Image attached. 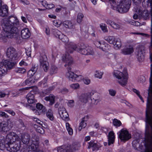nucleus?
Instances as JSON below:
<instances>
[{
  "mask_svg": "<svg viewBox=\"0 0 152 152\" xmlns=\"http://www.w3.org/2000/svg\"><path fill=\"white\" fill-rule=\"evenodd\" d=\"M18 24L16 17L11 16L8 18L3 19L1 23L3 30L1 33L0 39L5 42L8 38H12L18 32V29L15 26Z\"/></svg>",
  "mask_w": 152,
  "mask_h": 152,
  "instance_id": "nucleus-1",
  "label": "nucleus"
},
{
  "mask_svg": "<svg viewBox=\"0 0 152 152\" xmlns=\"http://www.w3.org/2000/svg\"><path fill=\"white\" fill-rule=\"evenodd\" d=\"M62 60L65 63L64 66L66 67L68 71L66 73V77L68 78L69 80L72 81L80 80L83 78L82 75H77L71 71V66L73 63L72 57L68 54H66L63 58Z\"/></svg>",
  "mask_w": 152,
  "mask_h": 152,
  "instance_id": "nucleus-2",
  "label": "nucleus"
},
{
  "mask_svg": "<svg viewBox=\"0 0 152 152\" xmlns=\"http://www.w3.org/2000/svg\"><path fill=\"white\" fill-rule=\"evenodd\" d=\"M146 122L151 127L152 131L150 133H148V138L152 148V94L151 89H148V96L147 98V108L146 111Z\"/></svg>",
  "mask_w": 152,
  "mask_h": 152,
  "instance_id": "nucleus-3",
  "label": "nucleus"
},
{
  "mask_svg": "<svg viewBox=\"0 0 152 152\" xmlns=\"http://www.w3.org/2000/svg\"><path fill=\"white\" fill-rule=\"evenodd\" d=\"M113 76L118 79V82L121 86H124L127 82V74L126 71L121 72L118 70H115L113 72Z\"/></svg>",
  "mask_w": 152,
  "mask_h": 152,
  "instance_id": "nucleus-4",
  "label": "nucleus"
},
{
  "mask_svg": "<svg viewBox=\"0 0 152 152\" xmlns=\"http://www.w3.org/2000/svg\"><path fill=\"white\" fill-rule=\"evenodd\" d=\"M131 3V0H122L117 5V10L121 13L127 12L130 8Z\"/></svg>",
  "mask_w": 152,
  "mask_h": 152,
  "instance_id": "nucleus-5",
  "label": "nucleus"
},
{
  "mask_svg": "<svg viewBox=\"0 0 152 152\" xmlns=\"http://www.w3.org/2000/svg\"><path fill=\"white\" fill-rule=\"evenodd\" d=\"M39 138L38 137L35 135H34L32 137L31 142H30L31 144H29V150L31 149V152H37L39 149Z\"/></svg>",
  "mask_w": 152,
  "mask_h": 152,
  "instance_id": "nucleus-6",
  "label": "nucleus"
},
{
  "mask_svg": "<svg viewBox=\"0 0 152 152\" xmlns=\"http://www.w3.org/2000/svg\"><path fill=\"white\" fill-rule=\"evenodd\" d=\"M18 138V136L14 132L9 133L7 135L5 140V142L7 145H10L16 141V139Z\"/></svg>",
  "mask_w": 152,
  "mask_h": 152,
  "instance_id": "nucleus-7",
  "label": "nucleus"
},
{
  "mask_svg": "<svg viewBox=\"0 0 152 152\" xmlns=\"http://www.w3.org/2000/svg\"><path fill=\"white\" fill-rule=\"evenodd\" d=\"M47 61L48 58L45 55L43 54L40 56L39 62L40 66L43 68L45 72H47L49 67V63Z\"/></svg>",
  "mask_w": 152,
  "mask_h": 152,
  "instance_id": "nucleus-8",
  "label": "nucleus"
},
{
  "mask_svg": "<svg viewBox=\"0 0 152 152\" xmlns=\"http://www.w3.org/2000/svg\"><path fill=\"white\" fill-rule=\"evenodd\" d=\"M20 145V141H16L10 145H7V146L6 147L7 150L11 152H16L19 150Z\"/></svg>",
  "mask_w": 152,
  "mask_h": 152,
  "instance_id": "nucleus-9",
  "label": "nucleus"
},
{
  "mask_svg": "<svg viewBox=\"0 0 152 152\" xmlns=\"http://www.w3.org/2000/svg\"><path fill=\"white\" fill-rule=\"evenodd\" d=\"M7 57L11 60H15L17 57V54L15 49L12 47L8 48L6 52Z\"/></svg>",
  "mask_w": 152,
  "mask_h": 152,
  "instance_id": "nucleus-10",
  "label": "nucleus"
},
{
  "mask_svg": "<svg viewBox=\"0 0 152 152\" xmlns=\"http://www.w3.org/2000/svg\"><path fill=\"white\" fill-rule=\"evenodd\" d=\"M119 137L121 140L127 141L131 138V135L127 130L123 129L119 132Z\"/></svg>",
  "mask_w": 152,
  "mask_h": 152,
  "instance_id": "nucleus-11",
  "label": "nucleus"
},
{
  "mask_svg": "<svg viewBox=\"0 0 152 152\" xmlns=\"http://www.w3.org/2000/svg\"><path fill=\"white\" fill-rule=\"evenodd\" d=\"M137 55L139 61H142L144 58L145 48L143 46H141L137 48Z\"/></svg>",
  "mask_w": 152,
  "mask_h": 152,
  "instance_id": "nucleus-12",
  "label": "nucleus"
},
{
  "mask_svg": "<svg viewBox=\"0 0 152 152\" xmlns=\"http://www.w3.org/2000/svg\"><path fill=\"white\" fill-rule=\"evenodd\" d=\"M91 94L92 104L96 105L101 101V99L99 94L93 91L91 92Z\"/></svg>",
  "mask_w": 152,
  "mask_h": 152,
  "instance_id": "nucleus-13",
  "label": "nucleus"
},
{
  "mask_svg": "<svg viewBox=\"0 0 152 152\" xmlns=\"http://www.w3.org/2000/svg\"><path fill=\"white\" fill-rule=\"evenodd\" d=\"M58 111L60 117L63 120H69V115L64 107H60L58 109Z\"/></svg>",
  "mask_w": 152,
  "mask_h": 152,
  "instance_id": "nucleus-14",
  "label": "nucleus"
},
{
  "mask_svg": "<svg viewBox=\"0 0 152 152\" xmlns=\"http://www.w3.org/2000/svg\"><path fill=\"white\" fill-rule=\"evenodd\" d=\"M91 92H88L82 94L79 97V100L82 102L87 103L91 97Z\"/></svg>",
  "mask_w": 152,
  "mask_h": 152,
  "instance_id": "nucleus-15",
  "label": "nucleus"
},
{
  "mask_svg": "<svg viewBox=\"0 0 152 152\" xmlns=\"http://www.w3.org/2000/svg\"><path fill=\"white\" fill-rule=\"evenodd\" d=\"M88 144V148H92L93 151L98 150L101 147V145L99 143L95 141H91L89 142Z\"/></svg>",
  "mask_w": 152,
  "mask_h": 152,
  "instance_id": "nucleus-16",
  "label": "nucleus"
},
{
  "mask_svg": "<svg viewBox=\"0 0 152 152\" xmlns=\"http://www.w3.org/2000/svg\"><path fill=\"white\" fill-rule=\"evenodd\" d=\"M66 48L67 51L70 53H73L75 50L77 51L78 49V47L77 45L72 42L67 44L66 45Z\"/></svg>",
  "mask_w": 152,
  "mask_h": 152,
  "instance_id": "nucleus-17",
  "label": "nucleus"
},
{
  "mask_svg": "<svg viewBox=\"0 0 152 152\" xmlns=\"http://www.w3.org/2000/svg\"><path fill=\"white\" fill-rule=\"evenodd\" d=\"M21 139L22 142L25 144H29L30 142H31V140H30V136L27 133L22 134L21 135Z\"/></svg>",
  "mask_w": 152,
  "mask_h": 152,
  "instance_id": "nucleus-18",
  "label": "nucleus"
},
{
  "mask_svg": "<svg viewBox=\"0 0 152 152\" xmlns=\"http://www.w3.org/2000/svg\"><path fill=\"white\" fill-rule=\"evenodd\" d=\"M14 65L15 64L13 62L9 61L7 60H5L4 61L3 65L1 67V68H6L7 72L8 69H11Z\"/></svg>",
  "mask_w": 152,
  "mask_h": 152,
  "instance_id": "nucleus-19",
  "label": "nucleus"
},
{
  "mask_svg": "<svg viewBox=\"0 0 152 152\" xmlns=\"http://www.w3.org/2000/svg\"><path fill=\"white\" fill-rule=\"evenodd\" d=\"M21 35L23 39H27L30 37L31 34L28 29L25 28L21 31Z\"/></svg>",
  "mask_w": 152,
  "mask_h": 152,
  "instance_id": "nucleus-20",
  "label": "nucleus"
},
{
  "mask_svg": "<svg viewBox=\"0 0 152 152\" xmlns=\"http://www.w3.org/2000/svg\"><path fill=\"white\" fill-rule=\"evenodd\" d=\"M134 49L132 47L125 48L121 50V53L124 55H128L131 54L134 52Z\"/></svg>",
  "mask_w": 152,
  "mask_h": 152,
  "instance_id": "nucleus-21",
  "label": "nucleus"
},
{
  "mask_svg": "<svg viewBox=\"0 0 152 152\" xmlns=\"http://www.w3.org/2000/svg\"><path fill=\"white\" fill-rule=\"evenodd\" d=\"M87 46L83 43H81L80 45L78 47L77 49V52L80 53L81 54L86 55L87 52L86 51V48Z\"/></svg>",
  "mask_w": 152,
  "mask_h": 152,
  "instance_id": "nucleus-22",
  "label": "nucleus"
},
{
  "mask_svg": "<svg viewBox=\"0 0 152 152\" xmlns=\"http://www.w3.org/2000/svg\"><path fill=\"white\" fill-rule=\"evenodd\" d=\"M8 15V7L3 5L0 8V16L4 17Z\"/></svg>",
  "mask_w": 152,
  "mask_h": 152,
  "instance_id": "nucleus-23",
  "label": "nucleus"
},
{
  "mask_svg": "<svg viewBox=\"0 0 152 152\" xmlns=\"http://www.w3.org/2000/svg\"><path fill=\"white\" fill-rule=\"evenodd\" d=\"M58 152H72V150L70 146L65 145L61 146L58 148Z\"/></svg>",
  "mask_w": 152,
  "mask_h": 152,
  "instance_id": "nucleus-24",
  "label": "nucleus"
},
{
  "mask_svg": "<svg viewBox=\"0 0 152 152\" xmlns=\"http://www.w3.org/2000/svg\"><path fill=\"white\" fill-rule=\"evenodd\" d=\"M26 99L28 103L29 104H33L37 101L34 99V96L33 94L31 92L28 93L26 96Z\"/></svg>",
  "mask_w": 152,
  "mask_h": 152,
  "instance_id": "nucleus-25",
  "label": "nucleus"
},
{
  "mask_svg": "<svg viewBox=\"0 0 152 152\" xmlns=\"http://www.w3.org/2000/svg\"><path fill=\"white\" fill-rule=\"evenodd\" d=\"M151 42L152 44V28H151ZM150 59L151 61L152 62V55H151L150 56ZM151 75L150 78V85L149 89H151V91L152 94V64L151 65Z\"/></svg>",
  "mask_w": 152,
  "mask_h": 152,
  "instance_id": "nucleus-26",
  "label": "nucleus"
},
{
  "mask_svg": "<svg viewBox=\"0 0 152 152\" xmlns=\"http://www.w3.org/2000/svg\"><path fill=\"white\" fill-rule=\"evenodd\" d=\"M115 136L114 132L112 131L110 132L108 135V144L110 145L111 144H113L114 142Z\"/></svg>",
  "mask_w": 152,
  "mask_h": 152,
  "instance_id": "nucleus-27",
  "label": "nucleus"
},
{
  "mask_svg": "<svg viewBox=\"0 0 152 152\" xmlns=\"http://www.w3.org/2000/svg\"><path fill=\"white\" fill-rule=\"evenodd\" d=\"M9 129L6 123H0V132H6L9 131Z\"/></svg>",
  "mask_w": 152,
  "mask_h": 152,
  "instance_id": "nucleus-28",
  "label": "nucleus"
},
{
  "mask_svg": "<svg viewBox=\"0 0 152 152\" xmlns=\"http://www.w3.org/2000/svg\"><path fill=\"white\" fill-rule=\"evenodd\" d=\"M104 39L110 44H115L116 39L115 37L113 36H106L104 37Z\"/></svg>",
  "mask_w": 152,
  "mask_h": 152,
  "instance_id": "nucleus-29",
  "label": "nucleus"
},
{
  "mask_svg": "<svg viewBox=\"0 0 152 152\" xmlns=\"http://www.w3.org/2000/svg\"><path fill=\"white\" fill-rule=\"evenodd\" d=\"M55 98V96L53 95L50 94L49 96L45 97V99L47 101H49V104L52 105L54 103Z\"/></svg>",
  "mask_w": 152,
  "mask_h": 152,
  "instance_id": "nucleus-30",
  "label": "nucleus"
},
{
  "mask_svg": "<svg viewBox=\"0 0 152 152\" xmlns=\"http://www.w3.org/2000/svg\"><path fill=\"white\" fill-rule=\"evenodd\" d=\"M36 107L39 110H41L40 113H44L46 111V109L45 107L40 103H38L36 104Z\"/></svg>",
  "mask_w": 152,
  "mask_h": 152,
  "instance_id": "nucleus-31",
  "label": "nucleus"
},
{
  "mask_svg": "<svg viewBox=\"0 0 152 152\" xmlns=\"http://www.w3.org/2000/svg\"><path fill=\"white\" fill-rule=\"evenodd\" d=\"M63 26L66 28H72L73 25L70 21L66 20L63 22Z\"/></svg>",
  "mask_w": 152,
  "mask_h": 152,
  "instance_id": "nucleus-32",
  "label": "nucleus"
},
{
  "mask_svg": "<svg viewBox=\"0 0 152 152\" xmlns=\"http://www.w3.org/2000/svg\"><path fill=\"white\" fill-rule=\"evenodd\" d=\"M113 45L114 48L116 49H119L121 46V43L120 39L119 38L116 39L115 42Z\"/></svg>",
  "mask_w": 152,
  "mask_h": 152,
  "instance_id": "nucleus-33",
  "label": "nucleus"
},
{
  "mask_svg": "<svg viewBox=\"0 0 152 152\" xmlns=\"http://www.w3.org/2000/svg\"><path fill=\"white\" fill-rule=\"evenodd\" d=\"M66 128L69 134L72 135L73 134V130L72 128L70 127V125L69 123H66Z\"/></svg>",
  "mask_w": 152,
  "mask_h": 152,
  "instance_id": "nucleus-34",
  "label": "nucleus"
},
{
  "mask_svg": "<svg viewBox=\"0 0 152 152\" xmlns=\"http://www.w3.org/2000/svg\"><path fill=\"white\" fill-rule=\"evenodd\" d=\"M15 71L16 73L23 74L26 72V70L23 68L18 67L15 69Z\"/></svg>",
  "mask_w": 152,
  "mask_h": 152,
  "instance_id": "nucleus-35",
  "label": "nucleus"
},
{
  "mask_svg": "<svg viewBox=\"0 0 152 152\" xmlns=\"http://www.w3.org/2000/svg\"><path fill=\"white\" fill-rule=\"evenodd\" d=\"M58 71V68L56 66L54 65H52L50 69V74L53 75L57 73Z\"/></svg>",
  "mask_w": 152,
  "mask_h": 152,
  "instance_id": "nucleus-36",
  "label": "nucleus"
},
{
  "mask_svg": "<svg viewBox=\"0 0 152 152\" xmlns=\"http://www.w3.org/2000/svg\"><path fill=\"white\" fill-rule=\"evenodd\" d=\"M47 117L51 120H53V112L52 110L49 109L46 114Z\"/></svg>",
  "mask_w": 152,
  "mask_h": 152,
  "instance_id": "nucleus-37",
  "label": "nucleus"
},
{
  "mask_svg": "<svg viewBox=\"0 0 152 152\" xmlns=\"http://www.w3.org/2000/svg\"><path fill=\"white\" fill-rule=\"evenodd\" d=\"M35 82L34 79L31 77H29L26 79L25 81L26 85L30 86Z\"/></svg>",
  "mask_w": 152,
  "mask_h": 152,
  "instance_id": "nucleus-38",
  "label": "nucleus"
},
{
  "mask_svg": "<svg viewBox=\"0 0 152 152\" xmlns=\"http://www.w3.org/2000/svg\"><path fill=\"white\" fill-rule=\"evenodd\" d=\"M53 32L54 35L56 37L58 38L59 39L60 37V35H61L62 34L61 32L58 29H54Z\"/></svg>",
  "mask_w": 152,
  "mask_h": 152,
  "instance_id": "nucleus-39",
  "label": "nucleus"
},
{
  "mask_svg": "<svg viewBox=\"0 0 152 152\" xmlns=\"http://www.w3.org/2000/svg\"><path fill=\"white\" fill-rule=\"evenodd\" d=\"M86 51L87 52L86 55H93L94 54V52L91 47L87 46Z\"/></svg>",
  "mask_w": 152,
  "mask_h": 152,
  "instance_id": "nucleus-40",
  "label": "nucleus"
},
{
  "mask_svg": "<svg viewBox=\"0 0 152 152\" xmlns=\"http://www.w3.org/2000/svg\"><path fill=\"white\" fill-rule=\"evenodd\" d=\"M103 72L99 71H96L94 74L95 77L101 79L102 78Z\"/></svg>",
  "mask_w": 152,
  "mask_h": 152,
  "instance_id": "nucleus-41",
  "label": "nucleus"
},
{
  "mask_svg": "<svg viewBox=\"0 0 152 152\" xmlns=\"http://www.w3.org/2000/svg\"><path fill=\"white\" fill-rule=\"evenodd\" d=\"M59 39H60L62 42L66 43L69 41V39L68 37L62 34L60 35Z\"/></svg>",
  "mask_w": 152,
  "mask_h": 152,
  "instance_id": "nucleus-42",
  "label": "nucleus"
},
{
  "mask_svg": "<svg viewBox=\"0 0 152 152\" xmlns=\"http://www.w3.org/2000/svg\"><path fill=\"white\" fill-rule=\"evenodd\" d=\"M87 125V124L86 122L83 121H81V122L79 126L78 130L79 131H80L83 128H85Z\"/></svg>",
  "mask_w": 152,
  "mask_h": 152,
  "instance_id": "nucleus-43",
  "label": "nucleus"
},
{
  "mask_svg": "<svg viewBox=\"0 0 152 152\" xmlns=\"http://www.w3.org/2000/svg\"><path fill=\"white\" fill-rule=\"evenodd\" d=\"M100 27L101 28L102 30L104 32H108L106 25L105 24L101 23L100 25Z\"/></svg>",
  "mask_w": 152,
  "mask_h": 152,
  "instance_id": "nucleus-44",
  "label": "nucleus"
},
{
  "mask_svg": "<svg viewBox=\"0 0 152 152\" xmlns=\"http://www.w3.org/2000/svg\"><path fill=\"white\" fill-rule=\"evenodd\" d=\"M83 17V15L82 13H79L77 18V22L79 23H80L82 21Z\"/></svg>",
  "mask_w": 152,
  "mask_h": 152,
  "instance_id": "nucleus-45",
  "label": "nucleus"
},
{
  "mask_svg": "<svg viewBox=\"0 0 152 152\" xmlns=\"http://www.w3.org/2000/svg\"><path fill=\"white\" fill-rule=\"evenodd\" d=\"M42 5L47 9H51L54 7V5L52 4H49L44 3Z\"/></svg>",
  "mask_w": 152,
  "mask_h": 152,
  "instance_id": "nucleus-46",
  "label": "nucleus"
},
{
  "mask_svg": "<svg viewBox=\"0 0 152 152\" xmlns=\"http://www.w3.org/2000/svg\"><path fill=\"white\" fill-rule=\"evenodd\" d=\"M113 123L114 125L116 126H119L121 124L120 121L116 119H114L113 121Z\"/></svg>",
  "mask_w": 152,
  "mask_h": 152,
  "instance_id": "nucleus-47",
  "label": "nucleus"
},
{
  "mask_svg": "<svg viewBox=\"0 0 152 152\" xmlns=\"http://www.w3.org/2000/svg\"><path fill=\"white\" fill-rule=\"evenodd\" d=\"M7 69L6 68H1L0 67V79H1L4 74L6 72Z\"/></svg>",
  "mask_w": 152,
  "mask_h": 152,
  "instance_id": "nucleus-48",
  "label": "nucleus"
},
{
  "mask_svg": "<svg viewBox=\"0 0 152 152\" xmlns=\"http://www.w3.org/2000/svg\"><path fill=\"white\" fill-rule=\"evenodd\" d=\"M37 132L41 134H43L44 133V130L43 129L40 127H38L36 129Z\"/></svg>",
  "mask_w": 152,
  "mask_h": 152,
  "instance_id": "nucleus-49",
  "label": "nucleus"
},
{
  "mask_svg": "<svg viewBox=\"0 0 152 152\" xmlns=\"http://www.w3.org/2000/svg\"><path fill=\"white\" fill-rule=\"evenodd\" d=\"M70 86L71 88L73 89H77L79 87V84L75 83L71 84Z\"/></svg>",
  "mask_w": 152,
  "mask_h": 152,
  "instance_id": "nucleus-50",
  "label": "nucleus"
},
{
  "mask_svg": "<svg viewBox=\"0 0 152 152\" xmlns=\"http://www.w3.org/2000/svg\"><path fill=\"white\" fill-rule=\"evenodd\" d=\"M111 26L113 28L116 29H119L120 27V26L119 24L116 23L114 22Z\"/></svg>",
  "mask_w": 152,
  "mask_h": 152,
  "instance_id": "nucleus-51",
  "label": "nucleus"
},
{
  "mask_svg": "<svg viewBox=\"0 0 152 152\" xmlns=\"http://www.w3.org/2000/svg\"><path fill=\"white\" fill-rule=\"evenodd\" d=\"M38 69V66L36 65H33L31 69L30 70L31 71H32L33 72H34L35 73L37 71Z\"/></svg>",
  "mask_w": 152,
  "mask_h": 152,
  "instance_id": "nucleus-52",
  "label": "nucleus"
},
{
  "mask_svg": "<svg viewBox=\"0 0 152 152\" xmlns=\"http://www.w3.org/2000/svg\"><path fill=\"white\" fill-rule=\"evenodd\" d=\"M0 115L1 117L5 118H8L9 117V115L4 112H0Z\"/></svg>",
  "mask_w": 152,
  "mask_h": 152,
  "instance_id": "nucleus-53",
  "label": "nucleus"
},
{
  "mask_svg": "<svg viewBox=\"0 0 152 152\" xmlns=\"http://www.w3.org/2000/svg\"><path fill=\"white\" fill-rule=\"evenodd\" d=\"M7 146V145H6H6H5L3 143L1 142H0V149L1 150H4V149L5 148V147H6Z\"/></svg>",
  "mask_w": 152,
  "mask_h": 152,
  "instance_id": "nucleus-54",
  "label": "nucleus"
},
{
  "mask_svg": "<svg viewBox=\"0 0 152 152\" xmlns=\"http://www.w3.org/2000/svg\"><path fill=\"white\" fill-rule=\"evenodd\" d=\"M95 45L96 47L97 48H102V49L103 48V47L101 46V43L100 41H96L95 42Z\"/></svg>",
  "mask_w": 152,
  "mask_h": 152,
  "instance_id": "nucleus-55",
  "label": "nucleus"
},
{
  "mask_svg": "<svg viewBox=\"0 0 152 152\" xmlns=\"http://www.w3.org/2000/svg\"><path fill=\"white\" fill-rule=\"evenodd\" d=\"M80 147V145L79 144H73L72 147L73 149L74 150H78Z\"/></svg>",
  "mask_w": 152,
  "mask_h": 152,
  "instance_id": "nucleus-56",
  "label": "nucleus"
},
{
  "mask_svg": "<svg viewBox=\"0 0 152 152\" xmlns=\"http://www.w3.org/2000/svg\"><path fill=\"white\" fill-rule=\"evenodd\" d=\"M109 1L112 6L113 7H116V2L115 0H109Z\"/></svg>",
  "mask_w": 152,
  "mask_h": 152,
  "instance_id": "nucleus-57",
  "label": "nucleus"
},
{
  "mask_svg": "<svg viewBox=\"0 0 152 152\" xmlns=\"http://www.w3.org/2000/svg\"><path fill=\"white\" fill-rule=\"evenodd\" d=\"M5 111L6 112L8 113L13 116H14L15 115V113L12 110H5Z\"/></svg>",
  "mask_w": 152,
  "mask_h": 152,
  "instance_id": "nucleus-58",
  "label": "nucleus"
},
{
  "mask_svg": "<svg viewBox=\"0 0 152 152\" xmlns=\"http://www.w3.org/2000/svg\"><path fill=\"white\" fill-rule=\"evenodd\" d=\"M109 94H110V95L113 96H115L116 93V92L115 91L112 89H110L109 90Z\"/></svg>",
  "mask_w": 152,
  "mask_h": 152,
  "instance_id": "nucleus-59",
  "label": "nucleus"
},
{
  "mask_svg": "<svg viewBox=\"0 0 152 152\" xmlns=\"http://www.w3.org/2000/svg\"><path fill=\"white\" fill-rule=\"evenodd\" d=\"M35 73V72H33L32 71L29 70L28 72V76L30 77H32L34 75Z\"/></svg>",
  "mask_w": 152,
  "mask_h": 152,
  "instance_id": "nucleus-60",
  "label": "nucleus"
},
{
  "mask_svg": "<svg viewBox=\"0 0 152 152\" xmlns=\"http://www.w3.org/2000/svg\"><path fill=\"white\" fill-rule=\"evenodd\" d=\"M106 22L107 24H109L110 25L112 26L114 22L110 19H107L106 20Z\"/></svg>",
  "mask_w": 152,
  "mask_h": 152,
  "instance_id": "nucleus-61",
  "label": "nucleus"
},
{
  "mask_svg": "<svg viewBox=\"0 0 152 152\" xmlns=\"http://www.w3.org/2000/svg\"><path fill=\"white\" fill-rule=\"evenodd\" d=\"M68 105L70 107H72L74 105V101L73 100H70L68 103Z\"/></svg>",
  "mask_w": 152,
  "mask_h": 152,
  "instance_id": "nucleus-62",
  "label": "nucleus"
},
{
  "mask_svg": "<svg viewBox=\"0 0 152 152\" xmlns=\"http://www.w3.org/2000/svg\"><path fill=\"white\" fill-rule=\"evenodd\" d=\"M53 24L56 27H58L60 26V24L56 20H54L53 22Z\"/></svg>",
  "mask_w": 152,
  "mask_h": 152,
  "instance_id": "nucleus-63",
  "label": "nucleus"
},
{
  "mask_svg": "<svg viewBox=\"0 0 152 152\" xmlns=\"http://www.w3.org/2000/svg\"><path fill=\"white\" fill-rule=\"evenodd\" d=\"M84 83L86 85H88L90 83V79H85L83 80Z\"/></svg>",
  "mask_w": 152,
  "mask_h": 152,
  "instance_id": "nucleus-64",
  "label": "nucleus"
}]
</instances>
